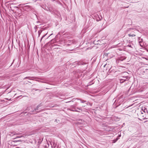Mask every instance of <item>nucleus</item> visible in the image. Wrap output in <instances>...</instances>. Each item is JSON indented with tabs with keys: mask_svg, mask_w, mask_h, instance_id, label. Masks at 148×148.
Instances as JSON below:
<instances>
[{
	"mask_svg": "<svg viewBox=\"0 0 148 148\" xmlns=\"http://www.w3.org/2000/svg\"><path fill=\"white\" fill-rule=\"evenodd\" d=\"M47 33L45 34V35H44L42 36V38H41V39H40V41H41L42 39V38L45 36L47 35Z\"/></svg>",
	"mask_w": 148,
	"mask_h": 148,
	"instance_id": "nucleus-17",
	"label": "nucleus"
},
{
	"mask_svg": "<svg viewBox=\"0 0 148 148\" xmlns=\"http://www.w3.org/2000/svg\"><path fill=\"white\" fill-rule=\"evenodd\" d=\"M138 41L139 42L140 44L141 43H142L143 41V40L142 38H141L140 37H139L138 38Z\"/></svg>",
	"mask_w": 148,
	"mask_h": 148,
	"instance_id": "nucleus-13",
	"label": "nucleus"
},
{
	"mask_svg": "<svg viewBox=\"0 0 148 148\" xmlns=\"http://www.w3.org/2000/svg\"><path fill=\"white\" fill-rule=\"evenodd\" d=\"M128 35L129 36L134 37L136 35L134 34H128Z\"/></svg>",
	"mask_w": 148,
	"mask_h": 148,
	"instance_id": "nucleus-16",
	"label": "nucleus"
},
{
	"mask_svg": "<svg viewBox=\"0 0 148 148\" xmlns=\"http://www.w3.org/2000/svg\"><path fill=\"white\" fill-rule=\"evenodd\" d=\"M14 60H13V62H12V64H11V65H12V64H13V62H14Z\"/></svg>",
	"mask_w": 148,
	"mask_h": 148,
	"instance_id": "nucleus-22",
	"label": "nucleus"
},
{
	"mask_svg": "<svg viewBox=\"0 0 148 148\" xmlns=\"http://www.w3.org/2000/svg\"><path fill=\"white\" fill-rule=\"evenodd\" d=\"M43 30H39L38 32V37H39L41 34L42 33V32Z\"/></svg>",
	"mask_w": 148,
	"mask_h": 148,
	"instance_id": "nucleus-15",
	"label": "nucleus"
},
{
	"mask_svg": "<svg viewBox=\"0 0 148 148\" xmlns=\"http://www.w3.org/2000/svg\"><path fill=\"white\" fill-rule=\"evenodd\" d=\"M89 25H92L91 24H90V23H89Z\"/></svg>",
	"mask_w": 148,
	"mask_h": 148,
	"instance_id": "nucleus-27",
	"label": "nucleus"
},
{
	"mask_svg": "<svg viewBox=\"0 0 148 148\" xmlns=\"http://www.w3.org/2000/svg\"><path fill=\"white\" fill-rule=\"evenodd\" d=\"M71 97H69V99H71Z\"/></svg>",
	"mask_w": 148,
	"mask_h": 148,
	"instance_id": "nucleus-25",
	"label": "nucleus"
},
{
	"mask_svg": "<svg viewBox=\"0 0 148 148\" xmlns=\"http://www.w3.org/2000/svg\"><path fill=\"white\" fill-rule=\"evenodd\" d=\"M77 123L79 124H85L86 122L84 120L79 119L78 120Z\"/></svg>",
	"mask_w": 148,
	"mask_h": 148,
	"instance_id": "nucleus-5",
	"label": "nucleus"
},
{
	"mask_svg": "<svg viewBox=\"0 0 148 148\" xmlns=\"http://www.w3.org/2000/svg\"><path fill=\"white\" fill-rule=\"evenodd\" d=\"M94 16L95 18V19H96V20L97 21H100L102 19V17L101 15H100V17L99 15L97 14H95L93 15Z\"/></svg>",
	"mask_w": 148,
	"mask_h": 148,
	"instance_id": "nucleus-2",
	"label": "nucleus"
},
{
	"mask_svg": "<svg viewBox=\"0 0 148 148\" xmlns=\"http://www.w3.org/2000/svg\"><path fill=\"white\" fill-rule=\"evenodd\" d=\"M119 80L120 83H122L126 81L127 80V79L126 78H122L121 77Z\"/></svg>",
	"mask_w": 148,
	"mask_h": 148,
	"instance_id": "nucleus-7",
	"label": "nucleus"
},
{
	"mask_svg": "<svg viewBox=\"0 0 148 148\" xmlns=\"http://www.w3.org/2000/svg\"><path fill=\"white\" fill-rule=\"evenodd\" d=\"M147 121H145L144 122V123H145Z\"/></svg>",
	"mask_w": 148,
	"mask_h": 148,
	"instance_id": "nucleus-24",
	"label": "nucleus"
},
{
	"mask_svg": "<svg viewBox=\"0 0 148 148\" xmlns=\"http://www.w3.org/2000/svg\"><path fill=\"white\" fill-rule=\"evenodd\" d=\"M28 82H29V81H28Z\"/></svg>",
	"mask_w": 148,
	"mask_h": 148,
	"instance_id": "nucleus-29",
	"label": "nucleus"
},
{
	"mask_svg": "<svg viewBox=\"0 0 148 148\" xmlns=\"http://www.w3.org/2000/svg\"><path fill=\"white\" fill-rule=\"evenodd\" d=\"M77 106V105H73L71 106L69 108V109L72 111H75V112H79L78 110H80L81 111H82V108L81 107H76V106Z\"/></svg>",
	"mask_w": 148,
	"mask_h": 148,
	"instance_id": "nucleus-1",
	"label": "nucleus"
},
{
	"mask_svg": "<svg viewBox=\"0 0 148 148\" xmlns=\"http://www.w3.org/2000/svg\"><path fill=\"white\" fill-rule=\"evenodd\" d=\"M4 93V92H0V97Z\"/></svg>",
	"mask_w": 148,
	"mask_h": 148,
	"instance_id": "nucleus-18",
	"label": "nucleus"
},
{
	"mask_svg": "<svg viewBox=\"0 0 148 148\" xmlns=\"http://www.w3.org/2000/svg\"><path fill=\"white\" fill-rule=\"evenodd\" d=\"M40 106H41L40 104H39V105H38L37 106V107L35 109V110H34L35 111H33V112H40L41 111V110H39L40 109V108H39Z\"/></svg>",
	"mask_w": 148,
	"mask_h": 148,
	"instance_id": "nucleus-4",
	"label": "nucleus"
},
{
	"mask_svg": "<svg viewBox=\"0 0 148 148\" xmlns=\"http://www.w3.org/2000/svg\"><path fill=\"white\" fill-rule=\"evenodd\" d=\"M142 110H143V112H144V113H145L146 112H147V109L146 108H145L144 107L143 108H142Z\"/></svg>",
	"mask_w": 148,
	"mask_h": 148,
	"instance_id": "nucleus-10",
	"label": "nucleus"
},
{
	"mask_svg": "<svg viewBox=\"0 0 148 148\" xmlns=\"http://www.w3.org/2000/svg\"><path fill=\"white\" fill-rule=\"evenodd\" d=\"M86 64V63L83 62H79V65H84Z\"/></svg>",
	"mask_w": 148,
	"mask_h": 148,
	"instance_id": "nucleus-12",
	"label": "nucleus"
},
{
	"mask_svg": "<svg viewBox=\"0 0 148 148\" xmlns=\"http://www.w3.org/2000/svg\"><path fill=\"white\" fill-rule=\"evenodd\" d=\"M141 114H142V116H143V117L142 119H143V120H144V119H147V118H146V116H144L143 115V114H144V113L143 112V111H141Z\"/></svg>",
	"mask_w": 148,
	"mask_h": 148,
	"instance_id": "nucleus-9",
	"label": "nucleus"
},
{
	"mask_svg": "<svg viewBox=\"0 0 148 148\" xmlns=\"http://www.w3.org/2000/svg\"><path fill=\"white\" fill-rule=\"evenodd\" d=\"M76 99H77L78 100H80L81 101V102L82 103H84L85 102H86V101L82 100L80 99H79L77 98Z\"/></svg>",
	"mask_w": 148,
	"mask_h": 148,
	"instance_id": "nucleus-14",
	"label": "nucleus"
},
{
	"mask_svg": "<svg viewBox=\"0 0 148 148\" xmlns=\"http://www.w3.org/2000/svg\"><path fill=\"white\" fill-rule=\"evenodd\" d=\"M126 58L125 56L124 55H121L120 58H119V60L120 61H122L125 60Z\"/></svg>",
	"mask_w": 148,
	"mask_h": 148,
	"instance_id": "nucleus-6",
	"label": "nucleus"
},
{
	"mask_svg": "<svg viewBox=\"0 0 148 148\" xmlns=\"http://www.w3.org/2000/svg\"><path fill=\"white\" fill-rule=\"evenodd\" d=\"M71 101H68V102H67V103H68V102H71Z\"/></svg>",
	"mask_w": 148,
	"mask_h": 148,
	"instance_id": "nucleus-23",
	"label": "nucleus"
},
{
	"mask_svg": "<svg viewBox=\"0 0 148 148\" xmlns=\"http://www.w3.org/2000/svg\"><path fill=\"white\" fill-rule=\"evenodd\" d=\"M55 121H56L57 123H59V121L57 119H56L55 120Z\"/></svg>",
	"mask_w": 148,
	"mask_h": 148,
	"instance_id": "nucleus-20",
	"label": "nucleus"
},
{
	"mask_svg": "<svg viewBox=\"0 0 148 148\" xmlns=\"http://www.w3.org/2000/svg\"><path fill=\"white\" fill-rule=\"evenodd\" d=\"M21 96H22V95H21L20 96L18 97H17L18 98L19 97H21Z\"/></svg>",
	"mask_w": 148,
	"mask_h": 148,
	"instance_id": "nucleus-28",
	"label": "nucleus"
},
{
	"mask_svg": "<svg viewBox=\"0 0 148 148\" xmlns=\"http://www.w3.org/2000/svg\"><path fill=\"white\" fill-rule=\"evenodd\" d=\"M38 0H35V2H36L37 1H38Z\"/></svg>",
	"mask_w": 148,
	"mask_h": 148,
	"instance_id": "nucleus-26",
	"label": "nucleus"
},
{
	"mask_svg": "<svg viewBox=\"0 0 148 148\" xmlns=\"http://www.w3.org/2000/svg\"><path fill=\"white\" fill-rule=\"evenodd\" d=\"M15 134H16V133H15V132H12L10 133L9 134V135L11 136H13V135H15Z\"/></svg>",
	"mask_w": 148,
	"mask_h": 148,
	"instance_id": "nucleus-11",
	"label": "nucleus"
},
{
	"mask_svg": "<svg viewBox=\"0 0 148 148\" xmlns=\"http://www.w3.org/2000/svg\"><path fill=\"white\" fill-rule=\"evenodd\" d=\"M127 46L130 47L132 48V46L131 45H127Z\"/></svg>",
	"mask_w": 148,
	"mask_h": 148,
	"instance_id": "nucleus-19",
	"label": "nucleus"
},
{
	"mask_svg": "<svg viewBox=\"0 0 148 148\" xmlns=\"http://www.w3.org/2000/svg\"><path fill=\"white\" fill-rule=\"evenodd\" d=\"M2 67V65L0 64V69H1Z\"/></svg>",
	"mask_w": 148,
	"mask_h": 148,
	"instance_id": "nucleus-21",
	"label": "nucleus"
},
{
	"mask_svg": "<svg viewBox=\"0 0 148 148\" xmlns=\"http://www.w3.org/2000/svg\"><path fill=\"white\" fill-rule=\"evenodd\" d=\"M123 74H124L125 75H126V76H121V78H126V79H127V80H129L130 79V77H128L127 75L128 74V73L126 72H125L123 73Z\"/></svg>",
	"mask_w": 148,
	"mask_h": 148,
	"instance_id": "nucleus-3",
	"label": "nucleus"
},
{
	"mask_svg": "<svg viewBox=\"0 0 148 148\" xmlns=\"http://www.w3.org/2000/svg\"><path fill=\"white\" fill-rule=\"evenodd\" d=\"M28 79L29 80H33L35 79V78L34 77H26L24 78V79Z\"/></svg>",
	"mask_w": 148,
	"mask_h": 148,
	"instance_id": "nucleus-8",
	"label": "nucleus"
}]
</instances>
